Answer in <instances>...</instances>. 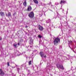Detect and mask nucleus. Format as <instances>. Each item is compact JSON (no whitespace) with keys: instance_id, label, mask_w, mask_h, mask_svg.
<instances>
[{"instance_id":"obj_1","label":"nucleus","mask_w":76,"mask_h":76,"mask_svg":"<svg viewBox=\"0 0 76 76\" xmlns=\"http://www.w3.org/2000/svg\"><path fill=\"white\" fill-rule=\"evenodd\" d=\"M60 41V39L58 37L56 38L53 41L54 45H57L58 44V42Z\"/></svg>"},{"instance_id":"obj_2","label":"nucleus","mask_w":76,"mask_h":76,"mask_svg":"<svg viewBox=\"0 0 76 76\" xmlns=\"http://www.w3.org/2000/svg\"><path fill=\"white\" fill-rule=\"evenodd\" d=\"M28 17L30 18H33L34 17V14L33 11L31 12L28 15Z\"/></svg>"},{"instance_id":"obj_3","label":"nucleus","mask_w":76,"mask_h":76,"mask_svg":"<svg viewBox=\"0 0 76 76\" xmlns=\"http://www.w3.org/2000/svg\"><path fill=\"white\" fill-rule=\"evenodd\" d=\"M38 28H39V29L40 31H42L44 29V28L42 26H41L39 24L38 26Z\"/></svg>"},{"instance_id":"obj_4","label":"nucleus","mask_w":76,"mask_h":76,"mask_svg":"<svg viewBox=\"0 0 76 76\" xmlns=\"http://www.w3.org/2000/svg\"><path fill=\"white\" fill-rule=\"evenodd\" d=\"M57 67L58 69H59L60 68L61 69H62V70H64V68L63 67V65H60L59 66H57Z\"/></svg>"},{"instance_id":"obj_5","label":"nucleus","mask_w":76,"mask_h":76,"mask_svg":"<svg viewBox=\"0 0 76 76\" xmlns=\"http://www.w3.org/2000/svg\"><path fill=\"white\" fill-rule=\"evenodd\" d=\"M4 72L2 69H0V75L3 76L4 75Z\"/></svg>"},{"instance_id":"obj_6","label":"nucleus","mask_w":76,"mask_h":76,"mask_svg":"<svg viewBox=\"0 0 76 76\" xmlns=\"http://www.w3.org/2000/svg\"><path fill=\"white\" fill-rule=\"evenodd\" d=\"M27 10L28 12H30L32 10V7L30 6H28V7L27 9Z\"/></svg>"},{"instance_id":"obj_7","label":"nucleus","mask_w":76,"mask_h":76,"mask_svg":"<svg viewBox=\"0 0 76 76\" xmlns=\"http://www.w3.org/2000/svg\"><path fill=\"white\" fill-rule=\"evenodd\" d=\"M6 16H8V17H12V14H11V13L10 12H8V15L6 13Z\"/></svg>"},{"instance_id":"obj_8","label":"nucleus","mask_w":76,"mask_h":76,"mask_svg":"<svg viewBox=\"0 0 76 76\" xmlns=\"http://www.w3.org/2000/svg\"><path fill=\"white\" fill-rule=\"evenodd\" d=\"M39 54L42 57H43V56H44V52H40L39 53Z\"/></svg>"},{"instance_id":"obj_9","label":"nucleus","mask_w":76,"mask_h":76,"mask_svg":"<svg viewBox=\"0 0 76 76\" xmlns=\"http://www.w3.org/2000/svg\"><path fill=\"white\" fill-rule=\"evenodd\" d=\"M62 3H63L64 4H65V3H66V1H65L61 0V2H60V4H61Z\"/></svg>"},{"instance_id":"obj_10","label":"nucleus","mask_w":76,"mask_h":76,"mask_svg":"<svg viewBox=\"0 0 76 76\" xmlns=\"http://www.w3.org/2000/svg\"><path fill=\"white\" fill-rule=\"evenodd\" d=\"M0 16H4V12H0Z\"/></svg>"},{"instance_id":"obj_11","label":"nucleus","mask_w":76,"mask_h":76,"mask_svg":"<svg viewBox=\"0 0 76 76\" xmlns=\"http://www.w3.org/2000/svg\"><path fill=\"white\" fill-rule=\"evenodd\" d=\"M26 1H25L23 3V5L24 6L26 7Z\"/></svg>"},{"instance_id":"obj_12","label":"nucleus","mask_w":76,"mask_h":76,"mask_svg":"<svg viewBox=\"0 0 76 76\" xmlns=\"http://www.w3.org/2000/svg\"><path fill=\"white\" fill-rule=\"evenodd\" d=\"M33 1L36 4H38V1L37 0H33Z\"/></svg>"},{"instance_id":"obj_13","label":"nucleus","mask_w":76,"mask_h":76,"mask_svg":"<svg viewBox=\"0 0 76 76\" xmlns=\"http://www.w3.org/2000/svg\"><path fill=\"white\" fill-rule=\"evenodd\" d=\"M28 64L29 65H31V64H32V61H29Z\"/></svg>"},{"instance_id":"obj_14","label":"nucleus","mask_w":76,"mask_h":76,"mask_svg":"<svg viewBox=\"0 0 76 76\" xmlns=\"http://www.w3.org/2000/svg\"><path fill=\"white\" fill-rule=\"evenodd\" d=\"M17 15V13H16V12H15L13 14V16H15V15Z\"/></svg>"},{"instance_id":"obj_15","label":"nucleus","mask_w":76,"mask_h":76,"mask_svg":"<svg viewBox=\"0 0 76 76\" xmlns=\"http://www.w3.org/2000/svg\"><path fill=\"white\" fill-rule=\"evenodd\" d=\"M38 37H39V38H42V36H41V35H39L38 36Z\"/></svg>"},{"instance_id":"obj_16","label":"nucleus","mask_w":76,"mask_h":76,"mask_svg":"<svg viewBox=\"0 0 76 76\" xmlns=\"http://www.w3.org/2000/svg\"><path fill=\"white\" fill-rule=\"evenodd\" d=\"M15 47H16V46H17V44L16 45H13Z\"/></svg>"},{"instance_id":"obj_17","label":"nucleus","mask_w":76,"mask_h":76,"mask_svg":"<svg viewBox=\"0 0 76 76\" xmlns=\"http://www.w3.org/2000/svg\"><path fill=\"white\" fill-rule=\"evenodd\" d=\"M7 66H9V65H10V64H9V62H7Z\"/></svg>"},{"instance_id":"obj_18","label":"nucleus","mask_w":76,"mask_h":76,"mask_svg":"<svg viewBox=\"0 0 76 76\" xmlns=\"http://www.w3.org/2000/svg\"><path fill=\"white\" fill-rule=\"evenodd\" d=\"M44 57L45 58H46L47 57V56H46V55H45L44 56Z\"/></svg>"},{"instance_id":"obj_19","label":"nucleus","mask_w":76,"mask_h":76,"mask_svg":"<svg viewBox=\"0 0 76 76\" xmlns=\"http://www.w3.org/2000/svg\"><path fill=\"white\" fill-rule=\"evenodd\" d=\"M25 28H28V26H26L25 27Z\"/></svg>"},{"instance_id":"obj_20","label":"nucleus","mask_w":76,"mask_h":76,"mask_svg":"<svg viewBox=\"0 0 76 76\" xmlns=\"http://www.w3.org/2000/svg\"><path fill=\"white\" fill-rule=\"evenodd\" d=\"M69 42H70L71 43H72V41H69Z\"/></svg>"},{"instance_id":"obj_21","label":"nucleus","mask_w":76,"mask_h":76,"mask_svg":"<svg viewBox=\"0 0 76 76\" xmlns=\"http://www.w3.org/2000/svg\"><path fill=\"white\" fill-rule=\"evenodd\" d=\"M18 45H20V44L19 43H18Z\"/></svg>"},{"instance_id":"obj_22","label":"nucleus","mask_w":76,"mask_h":76,"mask_svg":"<svg viewBox=\"0 0 76 76\" xmlns=\"http://www.w3.org/2000/svg\"><path fill=\"white\" fill-rule=\"evenodd\" d=\"M30 47H31V48H32V46H30Z\"/></svg>"},{"instance_id":"obj_23","label":"nucleus","mask_w":76,"mask_h":76,"mask_svg":"<svg viewBox=\"0 0 76 76\" xmlns=\"http://www.w3.org/2000/svg\"><path fill=\"white\" fill-rule=\"evenodd\" d=\"M2 39V38H1L0 39V40H1Z\"/></svg>"},{"instance_id":"obj_24","label":"nucleus","mask_w":76,"mask_h":76,"mask_svg":"<svg viewBox=\"0 0 76 76\" xmlns=\"http://www.w3.org/2000/svg\"><path fill=\"white\" fill-rule=\"evenodd\" d=\"M70 47V48H71V47Z\"/></svg>"},{"instance_id":"obj_25","label":"nucleus","mask_w":76,"mask_h":76,"mask_svg":"<svg viewBox=\"0 0 76 76\" xmlns=\"http://www.w3.org/2000/svg\"><path fill=\"white\" fill-rule=\"evenodd\" d=\"M74 52H75V51H74Z\"/></svg>"}]
</instances>
